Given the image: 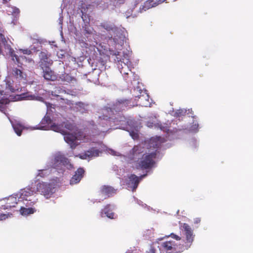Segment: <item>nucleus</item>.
<instances>
[{
	"label": "nucleus",
	"mask_w": 253,
	"mask_h": 253,
	"mask_svg": "<svg viewBox=\"0 0 253 253\" xmlns=\"http://www.w3.org/2000/svg\"><path fill=\"white\" fill-rule=\"evenodd\" d=\"M182 230L184 232V235L186 237V244L188 248L190 247L194 241L195 235L193 234V231L191 227L187 223H183L181 226Z\"/></svg>",
	"instance_id": "nucleus-9"
},
{
	"label": "nucleus",
	"mask_w": 253,
	"mask_h": 253,
	"mask_svg": "<svg viewBox=\"0 0 253 253\" xmlns=\"http://www.w3.org/2000/svg\"><path fill=\"white\" fill-rule=\"evenodd\" d=\"M2 43L5 49L10 51L12 48L11 46L7 43V41L6 40L4 36L2 34H0V44Z\"/></svg>",
	"instance_id": "nucleus-23"
},
{
	"label": "nucleus",
	"mask_w": 253,
	"mask_h": 253,
	"mask_svg": "<svg viewBox=\"0 0 253 253\" xmlns=\"http://www.w3.org/2000/svg\"><path fill=\"white\" fill-rule=\"evenodd\" d=\"M66 77L67 78V79H68V78H71V77H70L68 75H66Z\"/></svg>",
	"instance_id": "nucleus-42"
},
{
	"label": "nucleus",
	"mask_w": 253,
	"mask_h": 253,
	"mask_svg": "<svg viewBox=\"0 0 253 253\" xmlns=\"http://www.w3.org/2000/svg\"><path fill=\"white\" fill-rule=\"evenodd\" d=\"M137 103L141 106L148 107L150 105L149 96L147 93L143 92L138 96Z\"/></svg>",
	"instance_id": "nucleus-15"
},
{
	"label": "nucleus",
	"mask_w": 253,
	"mask_h": 253,
	"mask_svg": "<svg viewBox=\"0 0 253 253\" xmlns=\"http://www.w3.org/2000/svg\"><path fill=\"white\" fill-rule=\"evenodd\" d=\"M50 54L44 51L40 52L39 55L40 60L39 64L42 69L50 68V66L52 64L53 61L50 58Z\"/></svg>",
	"instance_id": "nucleus-8"
},
{
	"label": "nucleus",
	"mask_w": 253,
	"mask_h": 253,
	"mask_svg": "<svg viewBox=\"0 0 253 253\" xmlns=\"http://www.w3.org/2000/svg\"><path fill=\"white\" fill-rule=\"evenodd\" d=\"M201 221V219L200 218H196L194 219V223L198 224L200 223Z\"/></svg>",
	"instance_id": "nucleus-38"
},
{
	"label": "nucleus",
	"mask_w": 253,
	"mask_h": 253,
	"mask_svg": "<svg viewBox=\"0 0 253 253\" xmlns=\"http://www.w3.org/2000/svg\"><path fill=\"white\" fill-rule=\"evenodd\" d=\"M182 247L172 240H167L160 243V249L168 253H177L182 251Z\"/></svg>",
	"instance_id": "nucleus-3"
},
{
	"label": "nucleus",
	"mask_w": 253,
	"mask_h": 253,
	"mask_svg": "<svg viewBox=\"0 0 253 253\" xmlns=\"http://www.w3.org/2000/svg\"><path fill=\"white\" fill-rule=\"evenodd\" d=\"M143 148L136 145L130 151V159L137 162L143 155Z\"/></svg>",
	"instance_id": "nucleus-12"
},
{
	"label": "nucleus",
	"mask_w": 253,
	"mask_h": 253,
	"mask_svg": "<svg viewBox=\"0 0 253 253\" xmlns=\"http://www.w3.org/2000/svg\"><path fill=\"white\" fill-rule=\"evenodd\" d=\"M6 89L10 90L11 92H14L16 90H18V89H16L13 86L12 83L10 81H6Z\"/></svg>",
	"instance_id": "nucleus-27"
},
{
	"label": "nucleus",
	"mask_w": 253,
	"mask_h": 253,
	"mask_svg": "<svg viewBox=\"0 0 253 253\" xmlns=\"http://www.w3.org/2000/svg\"><path fill=\"white\" fill-rule=\"evenodd\" d=\"M43 77L47 81H54L57 79V76L54 72L52 71L50 68L42 69Z\"/></svg>",
	"instance_id": "nucleus-16"
},
{
	"label": "nucleus",
	"mask_w": 253,
	"mask_h": 253,
	"mask_svg": "<svg viewBox=\"0 0 253 253\" xmlns=\"http://www.w3.org/2000/svg\"><path fill=\"white\" fill-rule=\"evenodd\" d=\"M99 195L103 197L102 200L106 199L116 193V190L109 185H103L99 189Z\"/></svg>",
	"instance_id": "nucleus-11"
},
{
	"label": "nucleus",
	"mask_w": 253,
	"mask_h": 253,
	"mask_svg": "<svg viewBox=\"0 0 253 253\" xmlns=\"http://www.w3.org/2000/svg\"><path fill=\"white\" fill-rule=\"evenodd\" d=\"M44 170L41 169L39 170L38 174V176H39L42 177H43L45 175V174L44 173Z\"/></svg>",
	"instance_id": "nucleus-32"
},
{
	"label": "nucleus",
	"mask_w": 253,
	"mask_h": 253,
	"mask_svg": "<svg viewBox=\"0 0 253 253\" xmlns=\"http://www.w3.org/2000/svg\"><path fill=\"white\" fill-rule=\"evenodd\" d=\"M102 27H103V28L106 29L107 30H110L113 29V28L111 26H108V25H104L102 26Z\"/></svg>",
	"instance_id": "nucleus-37"
},
{
	"label": "nucleus",
	"mask_w": 253,
	"mask_h": 253,
	"mask_svg": "<svg viewBox=\"0 0 253 253\" xmlns=\"http://www.w3.org/2000/svg\"><path fill=\"white\" fill-rule=\"evenodd\" d=\"M11 208L10 207H7V204L6 203H5V204L4 205H2L0 207V210H7V209H10Z\"/></svg>",
	"instance_id": "nucleus-36"
},
{
	"label": "nucleus",
	"mask_w": 253,
	"mask_h": 253,
	"mask_svg": "<svg viewBox=\"0 0 253 253\" xmlns=\"http://www.w3.org/2000/svg\"><path fill=\"white\" fill-rule=\"evenodd\" d=\"M104 214H105L107 217L110 219L116 218L115 214L114 212L112 211V210L111 209L110 204L106 205L104 209L101 211V216L103 217Z\"/></svg>",
	"instance_id": "nucleus-19"
},
{
	"label": "nucleus",
	"mask_w": 253,
	"mask_h": 253,
	"mask_svg": "<svg viewBox=\"0 0 253 253\" xmlns=\"http://www.w3.org/2000/svg\"><path fill=\"white\" fill-rule=\"evenodd\" d=\"M115 56L114 59L115 63H117L119 70H121V67H125L126 65H131V63L128 59V54L124 52L115 51L113 54Z\"/></svg>",
	"instance_id": "nucleus-6"
},
{
	"label": "nucleus",
	"mask_w": 253,
	"mask_h": 253,
	"mask_svg": "<svg viewBox=\"0 0 253 253\" xmlns=\"http://www.w3.org/2000/svg\"><path fill=\"white\" fill-rule=\"evenodd\" d=\"M129 134L133 139H137L139 138L138 133L134 130L129 131Z\"/></svg>",
	"instance_id": "nucleus-28"
},
{
	"label": "nucleus",
	"mask_w": 253,
	"mask_h": 253,
	"mask_svg": "<svg viewBox=\"0 0 253 253\" xmlns=\"http://www.w3.org/2000/svg\"><path fill=\"white\" fill-rule=\"evenodd\" d=\"M60 126L62 127V130L64 131H62V134L65 133V131L63 129V126H64V127L66 129L69 130H75L76 129V126L75 125L74 123L69 122L68 121H67L66 122H64L62 126L60 125Z\"/></svg>",
	"instance_id": "nucleus-22"
},
{
	"label": "nucleus",
	"mask_w": 253,
	"mask_h": 253,
	"mask_svg": "<svg viewBox=\"0 0 253 253\" xmlns=\"http://www.w3.org/2000/svg\"><path fill=\"white\" fill-rule=\"evenodd\" d=\"M84 173L85 171L83 168H80L78 169L70 179V184L74 185L79 183L84 177Z\"/></svg>",
	"instance_id": "nucleus-13"
},
{
	"label": "nucleus",
	"mask_w": 253,
	"mask_h": 253,
	"mask_svg": "<svg viewBox=\"0 0 253 253\" xmlns=\"http://www.w3.org/2000/svg\"><path fill=\"white\" fill-rule=\"evenodd\" d=\"M150 141H153V139H151Z\"/></svg>",
	"instance_id": "nucleus-45"
},
{
	"label": "nucleus",
	"mask_w": 253,
	"mask_h": 253,
	"mask_svg": "<svg viewBox=\"0 0 253 253\" xmlns=\"http://www.w3.org/2000/svg\"><path fill=\"white\" fill-rule=\"evenodd\" d=\"M85 30L86 31V33L88 34H91V32L89 31L88 30L85 29Z\"/></svg>",
	"instance_id": "nucleus-40"
},
{
	"label": "nucleus",
	"mask_w": 253,
	"mask_h": 253,
	"mask_svg": "<svg viewBox=\"0 0 253 253\" xmlns=\"http://www.w3.org/2000/svg\"><path fill=\"white\" fill-rule=\"evenodd\" d=\"M100 151L98 149L92 147L89 150L85 151L84 153L79 155V157L81 159H86L87 158H92L93 157L99 156Z\"/></svg>",
	"instance_id": "nucleus-14"
},
{
	"label": "nucleus",
	"mask_w": 253,
	"mask_h": 253,
	"mask_svg": "<svg viewBox=\"0 0 253 253\" xmlns=\"http://www.w3.org/2000/svg\"><path fill=\"white\" fill-rule=\"evenodd\" d=\"M146 175V174H143L140 177H138L134 174H131L128 176V180L126 182V185L134 191L137 188L140 180L145 177Z\"/></svg>",
	"instance_id": "nucleus-10"
},
{
	"label": "nucleus",
	"mask_w": 253,
	"mask_h": 253,
	"mask_svg": "<svg viewBox=\"0 0 253 253\" xmlns=\"http://www.w3.org/2000/svg\"><path fill=\"white\" fill-rule=\"evenodd\" d=\"M185 113L186 112L183 110H178L175 112V114L176 116L180 117L184 115Z\"/></svg>",
	"instance_id": "nucleus-30"
},
{
	"label": "nucleus",
	"mask_w": 253,
	"mask_h": 253,
	"mask_svg": "<svg viewBox=\"0 0 253 253\" xmlns=\"http://www.w3.org/2000/svg\"><path fill=\"white\" fill-rule=\"evenodd\" d=\"M35 211V210L32 208H25L21 207L20 209V212L22 215H28L30 214L33 213Z\"/></svg>",
	"instance_id": "nucleus-26"
},
{
	"label": "nucleus",
	"mask_w": 253,
	"mask_h": 253,
	"mask_svg": "<svg viewBox=\"0 0 253 253\" xmlns=\"http://www.w3.org/2000/svg\"><path fill=\"white\" fill-rule=\"evenodd\" d=\"M170 236L172 238L175 239L176 241H179L181 240V237L178 235L174 234V233H171L168 237Z\"/></svg>",
	"instance_id": "nucleus-29"
},
{
	"label": "nucleus",
	"mask_w": 253,
	"mask_h": 253,
	"mask_svg": "<svg viewBox=\"0 0 253 253\" xmlns=\"http://www.w3.org/2000/svg\"><path fill=\"white\" fill-rule=\"evenodd\" d=\"M13 129L15 133L18 135L20 136L22 134L24 126L19 124H16L13 126Z\"/></svg>",
	"instance_id": "nucleus-25"
},
{
	"label": "nucleus",
	"mask_w": 253,
	"mask_h": 253,
	"mask_svg": "<svg viewBox=\"0 0 253 253\" xmlns=\"http://www.w3.org/2000/svg\"><path fill=\"white\" fill-rule=\"evenodd\" d=\"M15 13H19L20 10L18 8H15L14 10Z\"/></svg>",
	"instance_id": "nucleus-39"
},
{
	"label": "nucleus",
	"mask_w": 253,
	"mask_h": 253,
	"mask_svg": "<svg viewBox=\"0 0 253 253\" xmlns=\"http://www.w3.org/2000/svg\"><path fill=\"white\" fill-rule=\"evenodd\" d=\"M11 56L12 57V59L13 60H15V59L16 60V61L18 63H19V57L18 56L16 55V54H13V55H11Z\"/></svg>",
	"instance_id": "nucleus-33"
},
{
	"label": "nucleus",
	"mask_w": 253,
	"mask_h": 253,
	"mask_svg": "<svg viewBox=\"0 0 253 253\" xmlns=\"http://www.w3.org/2000/svg\"><path fill=\"white\" fill-rule=\"evenodd\" d=\"M6 203L7 204V207H15L16 205L17 204V199L16 197L10 196L6 199Z\"/></svg>",
	"instance_id": "nucleus-21"
},
{
	"label": "nucleus",
	"mask_w": 253,
	"mask_h": 253,
	"mask_svg": "<svg viewBox=\"0 0 253 253\" xmlns=\"http://www.w3.org/2000/svg\"><path fill=\"white\" fill-rule=\"evenodd\" d=\"M4 3H6L10 0H2Z\"/></svg>",
	"instance_id": "nucleus-41"
},
{
	"label": "nucleus",
	"mask_w": 253,
	"mask_h": 253,
	"mask_svg": "<svg viewBox=\"0 0 253 253\" xmlns=\"http://www.w3.org/2000/svg\"><path fill=\"white\" fill-rule=\"evenodd\" d=\"M12 74L17 80L20 81L22 80H25L26 75L20 69L17 68H13L12 71Z\"/></svg>",
	"instance_id": "nucleus-20"
},
{
	"label": "nucleus",
	"mask_w": 253,
	"mask_h": 253,
	"mask_svg": "<svg viewBox=\"0 0 253 253\" xmlns=\"http://www.w3.org/2000/svg\"><path fill=\"white\" fill-rule=\"evenodd\" d=\"M130 104V100L128 99H120L114 103L111 108H108L105 111L108 113L109 116L103 115L99 118L102 120H107L111 118V116L115 112H119L125 110V108Z\"/></svg>",
	"instance_id": "nucleus-1"
},
{
	"label": "nucleus",
	"mask_w": 253,
	"mask_h": 253,
	"mask_svg": "<svg viewBox=\"0 0 253 253\" xmlns=\"http://www.w3.org/2000/svg\"><path fill=\"white\" fill-rule=\"evenodd\" d=\"M24 54L29 55L31 54L32 52L29 49H22L21 50Z\"/></svg>",
	"instance_id": "nucleus-35"
},
{
	"label": "nucleus",
	"mask_w": 253,
	"mask_h": 253,
	"mask_svg": "<svg viewBox=\"0 0 253 253\" xmlns=\"http://www.w3.org/2000/svg\"><path fill=\"white\" fill-rule=\"evenodd\" d=\"M156 250L155 248L153 246H151L148 253H156Z\"/></svg>",
	"instance_id": "nucleus-34"
},
{
	"label": "nucleus",
	"mask_w": 253,
	"mask_h": 253,
	"mask_svg": "<svg viewBox=\"0 0 253 253\" xmlns=\"http://www.w3.org/2000/svg\"><path fill=\"white\" fill-rule=\"evenodd\" d=\"M148 126H149V127H150V126H152L151 125V124H150V125H148Z\"/></svg>",
	"instance_id": "nucleus-44"
},
{
	"label": "nucleus",
	"mask_w": 253,
	"mask_h": 253,
	"mask_svg": "<svg viewBox=\"0 0 253 253\" xmlns=\"http://www.w3.org/2000/svg\"><path fill=\"white\" fill-rule=\"evenodd\" d=\"M36 193L35 187H33V185L23 189L21 193V198L26 200H28L27 198L33 195ZM30 201V200H29Z\"/></svg>",
	"instance_id": "nucleus-18"
},
{
	"label": "nucleus",
	"mask_w": 253,
	"mask_h": 253,
	"mask_svg": "<svg viewBox=\"0 0 253 253\" xmlns=\"http://www.w3.org/2000/svg\"><path fill=\"white\" fill-rule=\"evenodd\" d=\"M35 185L36 193L39 192L47 198L50 197L53 193V188H51V185L50 183L36 181Z\"/></svg>",
	"instance_id": "nucleus-5"
},
{
	"label": "nucleus",
	"mask_w": 253,
	"mask_h": 253,
	"mask_svg": "<svg viewBox=\"0 0 253 253\" xmlns=\"http://www.w3.org/2000/svg\"><path fill=\"white\" fill-rule=\"evenodd\" d=\"M156 155V152L143 154L140 160L137 161V166L143 169L151 168L155 164Z\"/></svg>",
	"instance_id": "nucleus-2"
},
{
	"label": "nucleus",
	"mask_w": 253,
	"mask_h": 253,
	"mask_svg": "<svg viewBox=\"0 0 253 253\" xmlns=\"http://www.w3.org/2000/svg\"><path fill=\"white\" fill-rule=\"evenodd\" d=\"M131 65H125V67H121V70H120V71L121 73L124 76V78H126V76H127L129 73L131 72L130 68Z\"/></svg>",
	"instance_id": "nucleus-24"
},
{
	"label": "nucleus",
	"mask_w": 253,
	"mask_h": 253,
	"mask_svg": "<svg viewBox=\"0 0 253 253\" xmlns=\"http://www.w3.org/2000/svg\"><path fill=\"white\" fill-rule=\"evenodd\" d=\"M155 147H159V144L156 143L155 145Z\"/></svg>",
	"instance_id": "nucleus-43"
},
{
	"label": "nucleus",
	"mask_w": 253,
	"mask_h": 253,
	"mask_svg": "<svg viewBox=\"0 0 253 253\" xmlns=\"http://www.w3.org/2000/svg\"><path fill=\"white\" fill-rule=\"evenodd\" d=\"M51 122L52 121L49 116H45L41 121L40 124L37 128L38 129L44 130H46L50 128V129L56 132L60 133H62V131L64 132L60 125L53 124L50 126Z\"/></svg>",
	"instance_id": "nucleus-4"
},
{
	"label": "nucleus",
	"mask_w": 253,
	"mask_h": 253,
	"mask_svg": "<svg viewBox=\"0 0 253 253\" xmlns=\"http://www.w3.org/2000/svg\"><path fill=\"white\" fill-rule=\"evenodd\" d=\"M9 213L7 214H1L0 215V220H4L8 217Z\"/></svg>",
	"instance_id": "nucleus-31"
},
{
	"label": "nucleus",
	"mask_w": 253,
	"mask_h": 253,
	"mask_svg": "<svg viewBox=\"0 0 253 253\" xmlns=\"http://www.w3.org/2000/svg\"><path fill=\"white\" fill-rule=\"evenodd\" d=\"M69 163L68 159L64 155L58 153L55 155L52 160V167L60 169H61L62 166L68 165Z\"/></svg>",
	"instance_id": "nucleus-7"
},
{
	"label": "nucleus",
	"mask_w": 253,
	"mask_h": 253,
	"mask_svg": "<svg viewBox=\"0 0 253 253\" xmlns=\"http://www.w3.org/2000/svg\"><path fill=\"white\" fill-rule=\"evenodd\" d=\"M64 140L70 145V147L72 149H75L78 145L77 143V137L72 134L67 133L65 134Z\"/></svg>",
	"instance_id": "nucleus-17"
}]
</instances>
